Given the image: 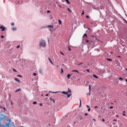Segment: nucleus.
Segmentation results:
<instances>
[{
  "label": "nucleus",
  "mask_w": 127,
  "mask_h": 127,
  "mask_svg": "<svg viewBox=\"0 0 127 127\" xmlns=\"http://www.w3.org/2000/svg\"><path fill=\"white\" fill-rule=\"evenodd\" d=\"M107 60L109 61H112V60L111 59H107Z\"/></svg>",
  "instance_id": "nucleus-24"
},
{
  "label": "nucleus",
  "mask_w": 127,
  "mask_h": 127,
  "mask_svg": "<svg viewBox=\"0 0 127 127\" xmlns=\"http://www.w3.org/2000/svg\"><path fill=\"white\" fill-rule=\"evenodd\" d=\"M86 106L87 107V108H90V107H89V106H88V105H86Z\"/></svg>",
  "instance_id": "nucleus-40"
},
{
  "label": "nucleus",
  "mask_w": 127,
  "mask_h": 127,
  "mask_svg": "<svg viewBox=\"0 0 127 127\" xmlns=\"http://www.w3.org/2000/svg\"><path fill=\"white\" fill-rule=\"evenodd\" d=\"M39 72L40 73H41L42 72V70L41 69H40L39 70Z\"/></svg>",
  "instance_id": "nucleus-25"
},
{
  "label": "nucleus",
  "mask_w": 127,
  "mask_h": 127,
  "mask_svg": "<svg viewBox=\"0 0 127 127\" xmlns=\"http://www.w3.org/2000/svg\"><path fill=\"white\" fill-rule=\"evenodd\" d=\"M11 105H13V103L11 101Z\"/></svg>",
  "instance_id": "nucleus-50"
},
{
  "label": "nucleus",
  "mask_w": 127,
  "mask_h": 127,
  "mask_svg": "<svg viewBox=\"0 0 127 127\" xmlns=\"http://www.w3.org/2000/svg\"><path fill=\"white\" fill-rule=\"evenodd\" d=\"M83 40H85V42L86 43H88L89 42V41L88 40L85 39V38H84Z\"/></svg>",
  "instance_id": "nucleus-11"
},
{
  "label": "nucleus",
  "mask_w": 127,
  "mask_h": 127,
  "mask_svg": "<svg viewBox=\"0 0 127 127\" xmlns=\"http://www.w3.org/2000/svg\"><path fill=\"white\" fill-rule=\"evenodd\" d=\"M93 120L95 122L96 121L95 120V119H93Z\"/></svg>",
  "instance_id": "nucleus-51"
},
{
  "label": "nucleus",
  "mask_w": 127,
  "mask_h": 127,
  "mask_svg": "<svg viewBox=\"0 0 127 127\" xmlns=\"http://www.w3.org/2000/svg\"><path fill=\"white\" fill-rule=\"evenodd\" d=\"M67 10L69 11L70 12H71V11L70 10V9L68 8H67Z\"/></svg>",
  "instance_id": "nucleus-28"
},
{
  "label": "nucleus",
  "mask_w": 127,
  "mask_h": 127,
  "mask_svg": "<svg viewBox=\"0 0 127 127\" xmlns=\"http://www.w3.org/2000/svg\"><path fill=\"white\" fill-rule=\"evenodd\" d=\"M113 108V107L112 106H111L110 107V109H112Z\"/></svg>",
  "instance_id": "nucleus-44"
},
{
  "label": "nucleus",
  "mask_w": 127,
  "mask_h": 127,
  "mask_svg": "<svg viewBox=\"0 0 127 127\" xmlns=\"http://www.w3.org/2000/svg\"><path fill=\"white\" fill-rule=\"evenodd\" d=\"M48 27L49 28H52L53 27V26H52L51 25H49L48 26Z\"/></svg>",
  "instance_id": "nucleus-20"
},
{
  "label": "nucleus",
  "mask_w": 127,
  "mask_h": 127,
  "mask_svg": "<svg viewBox=\"0 0 127 127\" xmlns=\"http://www.w3.org/2000/svg\"><path fill=\"white\" fill-rule=\"evenodd\" d=\"M42 95H41V96H42Z\"/></svg>",
  "instance_id": "nucleus-63"
},
{
  "label": "nucleus",
  "mask_w": 127,
  "mask_h": 127,
  "mask_svg": "<svg viewBox=\"0 0 127 127\" xmlns=\"http://www.w3.org/2000/svg\"><path fill=\"white\" fill-rule=\"evenodd\" d=\"M40 44L44 47H45L46 45V43L43 40L41 41L40 42Z\"/></svg>",
  "instance_id": "nucleus-2"
},
{
  "label": "nucleus",
  "mask_w": 127,
  "mask_h": 127,
  "mask_svg": "<svg viewBox=\"0 0 127 127\" xmlns=\"http://www.w3.org/2000/svg\"><path fill=\"white\" fill-rule=\"evenodd\" d=\"M2 108H3V109H4V110L5 111H6V110L5 109V108L4 107V108H3V107H2Z\"/></svg>",
  "instance_id": "nucleus-37"
},
{
  "label": "nucleus",
  "mask_w": 127,
  "mask_h": 127,
  "mask_svg": "<svg viewBox=\"0 0 127 127\" xmlns=\"http://www.w3.org/2000/svg\"><path fill=\"white\" fill-rule=\"evenodd\" d=\"M86 17L87 18H90V17L89 16L87 15L86 16Z\"/></svg>",
  "instance_id": "nucleus-33"
},
{
  "label": "nucleus",
  "mask_w": 127,
  "mask_h": 127,
  "mask_svg": "<svg viewBox=\"0 0 127 127\" xmlns=\"http://www.w3.org/2000/svg\"><path fill=\"white\" fill-rule=\"evenodd\" d=\"M20 47V46L19 45L17 46L16 48H19Z\"/></svg>",
  "instance_id": "nucleus-36"
},
{
  "label": "nucleus",
  "mask_w": 127,
  "mask_h": 127,
  "mask_svg": "<svg viewBox=\"0 0 127 127\" xmlns=\"http://www.w3.org/2000/svg\"><path fill=\"white\" fill-rule=\"evenodd\" d=\"M11 119L10 118L9 119L7 120V123H6L5 125L4 126L1 125V120H0V126L2 127H9V125L10 123Z\"/></svg>",
  "instance_id": "nucleus-1"
},
{
  "label": "nucleus",
  "mask_w": 127,
  "mask_h": 127,
  "mask_svg": "<svg viewBox=\"0 0 127 127\" xmlns=\"http://www.w3.org/2000/svg\"><path fill=\"white\" fill-rule=\"evenodd\" d=\"M21 90V89H18L17 90L15 91V92H17L18 91H20Z\"/></svg>",
  "instance_id": "nucleus-17"
},
{
  "label": "nucleus",
  "mask_w": 127,
  "mask_h": 127,
  "mask_svg": "<svg viewBox=\"0 0 127 127\" xmlns=\"http://www.w3.org/2000/svg\"><path fill=\"white\" fill-rule=\"evenodd\" d=\"M9 96H10V97H11V95H10V94H9Z\"/></svg>",
  "instance_id": "nucleus-56"
},
{
  "label": "nucleus",
  "mask_w": 127,
  "mask_h": 127,
  "mask_svg": "<svg viewBox=\"0 0 127 127\" xmlns=\"http://www.w3.org/2000/svg\"><path fill=\"white\" fill-rule=\"evenodd\" d=\"M72 71L73 72H75L77 73H79L78 71L76 70H73Z\"/></svg>",
  "instance_id": "nucleus-14"
},
{
  "label": "nucleus",
  "mask_w": 127,
  "mask_h": 127,
  "mask_svg": "<svg viewBox=\"0 0 127 127\" xmlns=\"http://www.w3.org/2000/svg\"><path fill=\"white\" fill-rule=\"evenodd\" d=\"M66 2L68 4H70V3L68 1V0H65Z\"/></svg>",
  "instance_id": "nucleus-13"
},
{
  "label": "nucleus",
  "mask_w": 127,
  "mask_h": 127,
  "mask_svg": "<svg viewBox=\"0 0 127 127\" xmlns=\"http://www.w3.org/2000/svg\"><path fill=\"white\" fill-rule=\"evenodd\" d=\"M97 107V106H95V108H96Z\"/></svg>",
  "instance_id": "nucleus-54"
},
{
  "label": "nucleus",
  "mask_w": 127,
  "mask_h": 127,
  "mask_svg": "<svg viewBox=\"0 0 127 127\" xmlns=\"http://www.w3.org/2000/svg\"><path fill=\"white\" fill-rule=\"evenodd\" d=\"M123 115L124 116H125V115L124 114V113H123Z\"/></svg>",
  "instance_id": "nucleus-53"
},
{
  "label": "nucleus",
  "mask_w": 127,
  "mask_h": 127,
  "mask_svg": "<svg viewBox=\"0 0 127 127\" xmlns=\"http://www.w3.org/2000/svg\"><path fill=\"white\" fill-rule=\"evenodd\" d=\"M119 79L120 80H121V81H122V80H123V79L122 77H120L119 78Z\"/></svg>",
  "instance_id": "nucleus-19"
},
{
  "label": "nucleus",
  "mask_w": 127,
  "mask_h": 127,
  "mask_svg": "<svg viewBox=\"0 0 127 127\" xmlns=\"http://www.w3.org/2000/svg\"><path fill=\"white\" fill-rule=\"evenodd\" d=\"M116 116L117 117H118V115H117Z\"/></svg>",
  "instance_id": "nucleus-60"
},
{
  "label": "nucleus",
  "mask_w": 127,
  "mask_h": 127,
  "mask_svg": "<svg viewBox=\"0 0 127 127\" xmlns=\"http://www.w3.org/2000/svg\"><path fill=\"white\" fill-rule=\"evenodd\" d=\"M14 25V24L13 22H12L11 23V25L12 26H13Z\"/></svg>",
  "instance_id": "nucleus-23"
},
{
  "label": "nucleus",
  "mask_w": 127,
  "mask_h": 127,
  "mask_svg": "<svg viewBox=\"0 0 127 127\" xmlns=\"http://www.w3.org/2000/svg\"><path fill=\"white\" fill-rule=\"evenodd\" d=\"M71 74H68L67 75V77L68 78V79H69V77H70V76H71Z\"/></svg>",
  "instance_id": "nucleus-8"
},
{
  "label": "nucleus",
  "mask_w": 127,
  "mask_h": 127,
  "mask_svg": "<svg viewBox=\"0 0 127 127\" xmlns=\"http://www.w3.org/2000/svg\"><path fill=\"white\" fill-rule=\"evenodd\" d=\"M48 60H49V61H50V63H51L53 65V63H52V62L51 61V59H50V58H48Z\"/></svg>",
  "instance_id": "nucleus-9"
},
{
  "label": "nucleus",
  "mask_w": 127,
  "mask_h": 127,
  "mask_svg": "<svg viewBox=\"0 0 127 127\" xmlns=\"http://www.w3.org/2000/svg\"><path fill=\"white\" fill-rule=\"evenodd\" d=\"M13 71H14V72H16V70L15 69H14V68H13Z\"/></svg>",
  "instance_id": "nucleus-29"
},
{
  "label": "nucleus",
  "mask_w": 127,
  "mask_h": 127,
  "mask_svg": "<svg viewBox=\"0 0 127 127\" xmlns=\"http://www.w3.org/2000/svg\"><path fill=\"white\" fill-rule=\"evenodd\" d=\"M88 115V114L87 113H86V114H85V116H87Z\"/></svg>",
  "instance_id": "nucleus-49"
},
{
  "label": "nucleus",
  "mask_w": 127,
  "mask_h": 127,
  "mask_svg": "<svg viewBox=\"0 0 127 127\" xmlns=\"http://www.w3.org/2000/svg\"><path fill=\"white\" fill-rule=\"evenodd\" d=\"M33 75L34 76H35L36 75V73H33Z\"/></svg>",
  "instance_id": "nucleus-31"
},
{
  "label": "nucleus",
  "mask_w": 127,
  "mask_h": 127,
  "mask_svg": "<svg viewBox=\"0 0 127 127\" xmlns=\"http://www.w3.org/2000/svg\"><path fill=\"white\" fill-rule=\"evenodd\" d=\"M93 76L94 77H95V78H98V77L97 76H96V75H93Z\"/></svg>",
  "instance_id": "nucleus-15"
},
{
  "label": "nucleus",
  "mask_w": 127,
  "mask_h": 127,
  "mask_svg": "<svg viewBox=\"0 0 127 127\" xmlns=\"http://www.w3.org/2000/svg\"><path fill=\"white\" fill-rule=\"evenodd\" d=\"M115 124H116V123H114V124H114V125H115Z\"/></svg>",
  "instance_id": "nucleus-61"
},
{
  "label": "nucleus",
  "mask_w": 127,
  "mask_h": 127,
  "mask_svg": "<svg viewBox=\"0 0 127 127\" xmlns=\"http://www.w3.org/2000/svg\"><path fill=\"white\" fill-rule=\"evenodd\" d=\"M80 105H79V106L80 107V106H81V100L80 99Z\"/></svg>",
  "instance_id": "nucleus-21"
},
{
  "label": "nucleus",
  "mask_w": 127,
  "mask_h": 127,
  "mask_svg": "<svg viewBox=\"0 0 127 127\" xmlns=\"http://www.w3.org/2000/svg\"><path fill=\"white\" fill-rule=\"evenodd\" d=\"M0 107L1 108H2V107H1L0 106Z\"/></svg>",
  "instance_id": "nucleus-62"
},
{
  "label": "nucleus",
  "mask_w": 127,
  "mask_h": 127,
  "mask_svg": "<svg viewBox=\"0 0 127 127\" xmlns=\"http://www.w3.org/2000/svg\"><path fill=\"white\" fill-rule=\"evenodd\" d=\"M48 42H49V39H48Z\"/></svg>",
  "instance_id": "nucleus-59"
},
{
  "label": "nucleus",
  "mask_w": 127,
  "mask_h": 127,
  "mask_svg": "<svg viewBox=\"0 0 127 127\" xmlns=\"http://www.w3.org/2000/svg\"><path fill=\"white\" fill-rule=\"evenodd\" d=\"M37 103V102L36 101H34L33 102V104H36Z\"/></svg>",
  "instance_id": "nucleus-27"
},
{
  "label": "nucleus",
  "mask_w": 127,
  "mask_h": 127,
  "mask_svg": "<svg viewBox=\"0 0 127 127\" xmlns=\"http://www.w3.org/2000/svg\"><path fill=\"white\" fill-rule=\"evenodd\" d=\"M85 36H86L87 38H88L87 36V34H85L83 36V37L84 38Z\"/></svg>",
  "instance_id": "nucleus-16"
},
{
  "label": "nucleus",
  "mask_w": 127,
  "mask_h": 127,
  "mask_svg": "<svg viewBox=\"0 0 127 127\" xmlns=\"http://www.w3.org/2000/svg\"><path fill=\"white\" fill-rule=\"evenodd\" d=\"M1 38H3L4 37V36L3 35H2L1 36Z\"/></svg>",
  "instance_id": "nucleus-34"
},
{
  "label": "nucleus",
  "mask_w": 127,
  "mask_h": 127,
  "mask_svg": "<svg viewBox=\"0 0 127 127\" xmlns=\"http://www.w3.org/2000/svg\"><path fill=\"white\" fill-rule=\"evenodd\" d=\"M61 73H62L63 72V70L62 68L61 69Z\"/></svg>",
  "instance_id": "nucleus-26"
},
{
  "label": "nucleus",
  "mask_w": 127,
  "mask_h": 127,
  "mask_svg": "<svg viewBox=\"0 0 127 127\" xmlns=\"http://www.w3.org/2000/svg\"><path fill=\"white\" fill-rule=\"evenodd\" d=\"M68 92H66L65 91H63L62 92V93L63 94H64L65 95H67L68 94Z\"/></svg>",
  "instance_id": "nucleus-6"
},
{
  "label": "nucleus",
  "mask_w": 127,
  "mask_h": 127,
  "mask_svg": "<svg viewBox=\"0 0 127 127\" xmlns=\"http://www.w3.org/2000/svg\"><path fill=\"white\" fill-rule=\"evenodd\" d=\"M49 99H50V100H51L54 103H55V101L54 99H52L51 98H50Z\"/></svg>",
  "instance_id": "nucleus-10"
},
{
  "label": "nucleus",
  "mask_w": 127,
  "mask_h": 127,
  "mask_svg": "<svg viewBox=\"0 0 127 127\" xmlns=\"http://www.w3.org/2000/svg\"><path fill=\"white\" fill-rule=\"evenodd\" d=\"M59 24L61 25L62 23V22H61V20H59Z\"/></svg>",
  "instance_id": "nucleus-18"
},
{
  "label": "nucleus",
  "mask_w": 127,
  "mask_h": 127,
  "mask_svg": "<svg viewBox=\"0 0 127 127\" xmlns=\"http://www.w3.org/2000/svg\"><path fill=\"white\" fill-rule=\"evenodd\" d=\"M92 37H94V36H92Z\"/></svg>",
  "instance_id": "nucleus-64"
},
{
  "label": "nucleus",
  "mask_w": 127,
  "mask_h": 127,
  "mask_svg": "<svg viewBox=\"0 0 127 127\" xmlns=\"http://www.w3.org/2000/svg\"><path fill=\"white\" fill-rule=\"evenodd\" d=\"M86 71H87L88 72H89V69H87L86 70Z\"/></svg>",
  "instance_id": "nucleus-39"
},
{
  "label": "nucleus",
  "mask_w": 127,
  "mask_h": 127,
  "mask_svg": "<svg viewBox=\"0 0 127 127\" xmlns=\"http://www.w3.org/2000/svg\"><path fill=\"white\" fill-rule=\"evenodd\" d=\"M17 76H19V77H22V76L21 75H17Z\"/></svg>",
  "instance_id": "nucleus-35"
},
{
  "label": "nucleus",
  "mask_w": 127,
  "mask_h": 127,
  "mask_svg": "<svg viewBox=\"0 0 127 127\" xmlns=\"http://www.w3.org/2000/svg\"><path fill=\"white\" fill-rule=\"evenodd\" d=\"M48 94H46V96H48Z\"/></svg>",
  "instance_id": "nucleus-52"
},
{
  "label": "nucleus",
  "mask_w": 127,
  "mask_h": 127,
  "mask_svg": "<svg viewBox=\"0 0 127 127\" xmlns=\"http://www.w3.org/2000/svg\"><path fill=\"white\" fill-rule=\"evenodd\" d=\"M50 11L49 10H48L47 11V13H50Z\"/></svg>",
  "instance_id": "nucleus-42"
},
{
  "label": "nucleus",
  "mask_w": 127,
  "mask_h": 127,
  "mask_svg": "<svg viewBox=\"0 0 127 127\" xmlns=\"http://www.w3.org/2000/svg\"><path fill=\"white\" fill-rule=\"evenodd\" d=\"M126 82L127 83V79H126Z\"/></svg>",
  "instance_id": "nucleus-58"
},
{
  "label": "nucleus",
  "mask_w": 127,
  "mask_h": 127,
  "mask_svg": "<svg viewBox=\"0 0 127 127\" xmlns=\"http://www.w3.org/2000/svg\"><path fill=\"white\" fill-rule=\"evenodd\" d=\"M4 119L5 120V117L4 115L2 114H0V120H1Z\"/></svg>",
  "instance_id": "nucleus-3"
},
{
  "label": "nucleus",
  "mask_w": 127,
  "mask_h": 127,
  "mask_svg": "<svg viewBox=\"0 0 127 127\" xmlns=\"http://www.w3.org/2000/svg\"><path fill=\"white\" fill-rule=\"evenodd\" d=\"M12 30L13 31H14L16 30V28L13 27L12 28Z\"/></svg>",
  "instance_id": "nucleus-12"
},
{
  "label": "nucleus",
  "mask_w": 127,
  "mask_h": 127,
  "mask_svg": "<svg viewBox=\"0 0 127 127\" xmlns=\"http://www.w3.org/2000/svg\"><path fill=\"white\" fill-rule=\"evenodd\" d=\"M84 14V11H83L82 12V15H83Z\"/></svg>",
  "instance_id": "nucleus-47"
},
{
  "label": "nucleus",
  "mask_w": 127,
  "mask_h": 127,
  "mask_svg": "<svg viewBox=\"0 0 127 127\" xmlns=\"http://www.w3.org/2000/svg\"><path fill=\"white\" fill-rule=\"evenodd\" d=\"M82 117H81L80 118V119H79L80 120H82Z\"/></svg>",
  "instance_id": "nucleus-41"
},
{
  "label": "nucleus",
  "mask_w": 127,
  "mask_h": 127,
  "mask_svg": "<svg viewBox=\"0 0 127 127\" xmlns=\"http://www.w3.org/2000/svg\"><path fill=\"white\" fill-rule=\"evenodd\" d=\"M68 50H69V51H70L71 50V49H70V47L69 46H68Z\"/></svg>",
  "instance_id": "nucleus-32"
},
{
  "label": "nucleus",
  "mask_w": 127,
  "mask_h": 127,
  "mask_svg": "<svg viewBox=\"0 0 127 127\" xmlns=\"http://www.w3.org/2000/svg\"><path fill=\"white\" fill-rule=\"evenodd\" d=\"M39 105L40 106H42V104L41 103H40L39 104Z\"/></svg>",
  "instance_id": "nucleus-45"
},
{
  "label": "nucleus",
  "mask_w": 127,
  "mask_h": 127,
  "mask_svg": "<svg viewBox=\"0 0 127 127\" xmlns=\"http://www.w3.org/2000/svg\"><path fill=\"white\" fill-rule=\"evenodd\" d=\"M89 94H88L87 93V95H89L90 94V91H91V86L90 85H89Z\"/></svg>",
  "instance_id": "nucleus-4"
},
{
  "label": "nucleus",
  "mask_w": 127,
  "mask_h": 127,
  "mask_svg": "<svg viewBox=\"0 0 127 127\" xmlns=\"http://www.w3.org/2000/svg\"><path fill=\"white\" fill-rule=\"evenodd\" d=\"M90 110H91V109H90V108H89L88 109V111L89 112L90 111Z\"/></svg>",
  "instance_id": "nucleus-38"
},
{
  "label": "nucleus",
  "mask_w": 127,
  "mask_h": 127,
  "mask_svg": "<svg viewBox=\"0 0 127 127\" xmlns=\"http://www.w3.org/2000/svg\"><path fill=\"white\" fill-rule=\"evenodd\" d=\"M83 64V63H80V64H78V65H81V64Z\"/></svg>",
  "instance_id": "nucleus-46"
},
{
  "label": "nucleus",
  "mask_w": 127,
  "mask_h": 127,
  "mask_svg": "<svg viewBox=\"0 0 127 127\" xmlns=\"http://www.w3.org/2000/svg\"><path fill=\"white\" fill-rule=\"evenodd\" d=\"M102 121L104 122V121L105 120H104V119H103L102 120Z\"/></svg>",
  "instance_id": "nucleus-48"
},
{
  "label": "nucleus",
  "mask_w": 127,
  "mask_h": 127,
  "mask_svg": "<svg viewBox=\"0 0 127 127\" xmlns=\"http://www.w3.org/2000/svg\"><path fill=\"white\" fill-rule=\"evenodd\" d=\"M125 22H126V23H127V21L126 20H125Z\"/></svg>",
  "instance_id": "nucleus-57"
},
{
  "label": "nucleus",
  "mask_w": 127,
  "mask_h": 127,
  "mask_svg": "<svg viewBox=\"0 0 127 127\" xmlns=\"http://www.w3.org/2000/svg\"><path fill=\"white\" fill-rule=\"evenodd\" d=\"M68 91L67 92L68 93H70L71 92V91L69 90V88H68Z\"/></svg>",
  "instance_id": "nucleus-22"
},
{
  "label": "nucleus",
  "mask_w": 127,
  "mask_h": 127,
  "mask_svg": "<svg viewBox=\"0 0 127 127\" xmlns=\"http://www.w3.org/2000/svg\"><path fill=\"white\" fill-rule=\"evenodd\" d=\"M60 53L62 54V55H64V54L63 53H62V52H60Z\"/></svg>",
  "instance_id": "nucleus-43"
},
{
  "label": "nucleus",
  "mask_w": 127,
  "mask_h": 127,
  "mask_svg": "<svg viewBox=\"0 0 127 127\" xmlns=\"http://www.w3.org/2000/svg\"><path fill=\"white\" fill-rule=\"evenodd\" d=\"M15 80L16 81L18 82H19L20 83V81L17 78H15Z\"/></svg>",
  "instance_id": "nucleus-7"
},
{
  "label": "nucleus",
  "mask_w": 127,
  "mask_h": 127,
  "mask_svg": "<svg viewBox=\"0 0 127 127\" xmlns=\"http://www.w3.org/2000/svg\"><path fill=\"white\" fill-rule=\"evenodd\" d=\"M70 94H69L68 95H67V97H70Z\"/></svg>",
  "instance_id": "nucleus-30"
},
{
  "label": "nucleus",
  "mask_w": 127,
  "mask_h": 127,
  "mask_svg": "<svg viewBox=\"0 0 127 127\" xmlns=\"http://www.w3.org/2000/svg\"><path fill=\"white\" fill-rule=\"evenodd\" d=\"M0 28L2 29L1 31H4L5 29V27L2 26L0 27Z\"/></svg>",
  "instance_id": "nucleus-5"
},
{
  "label": "nucleus",
  "mask_w": 127,
  "mask_h": 127,
  "mask_svg": "<svg viewBox=\"0 0 127 127\" xmlns=\"http://www.w3.org/2000/svg\"><path fill=\"white\" fill-rule=\"evenodd\" d=\"M114 121H116L117 120H116L115 119L113 120Z\"/></svg>",
  "instance_id": "nucleus-55"
}]
</instances>
